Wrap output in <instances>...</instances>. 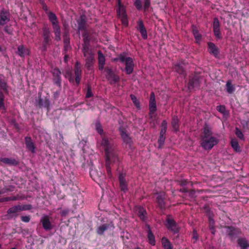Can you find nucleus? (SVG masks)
<instances>
[{
	"label": "nucleus",
	"instance_id": "1",
	"mask_svg": "<svg viewBox=\"0 0 249 249\" xmlns=\"http://www.w3.org/2000/svg\"><path fill=\"white\" fill-rule=\"evenodd\" d=\"M100 144L105 151L107 172L108 177L111 178L112 176L111 172L110 162H115L118 161V157L116 152V146L111 139H108L106 137L102 138Z\"/></svg>",
	"mask_w": 249,
	"mask_h": 249
},
{
	"label": "nucleus",
	"instance_id": "2",
	"mask_svg": "<svg viewBox=\"0 0 249 249\" xmlns=\"http://www.w3.org/2000/svg\"><path fill=\"white\" fill-rule=\"evenodd\" d=\"M218 142V140L216 137L212 136H203L201 143V146L205 150H209L212 149Z\"/></svg>",
	"mask_w": 249,
	"mask_h": 249
},
{
	"label": "nucleus",
	"instance_id": "3",
	"mask_svg": "<svg viewBox=\"0 0 249 249\" xmlns=\"http://www.w3.org/2000/svg\"><path fill=\"white\" fill-rule=\"evenodd\" d=\"M117 14L121 19L123 24L125 26L128 25V19L125 13L124 7L121 4V0H118Z\"/></svg>",
	"mask_w": 249,
	"mask_h": 249
},
{
	"label": "nucleus",
	"instance_id": "4",
	"mask_svg": "<svg viewBox=\"0 0 249 249\" xmlns=\"http://www.w3.org/2000/svg\"><path fill=\"white\" fill-rule=\"evenodd\" d=\"M49 21L52 24L53 29L55 36V40L59 41L61 39V30L58 24L57 18L52 16L50 17Z\"/></svg>",
	"mask_w": 249,
	"mask_h": 249
},
{
	"label": "nucleus",
	"instance_id": "5",
	"mask_svg": "<svg viewBox=\"0 0 249 249\" xmlns=\"http://www.w3.org/2000/svg\"><path fill=\"white\" fill-rule=\"evenodd\" d=\"M125 65L124 69L126 74H131L134 70V64L132 58L130 57L126 56L124 63Z\"/></svg>",
	"mask_w": 249,
	"mask_h": 249
},
{
	"label": "nucleus",
	"instance_id": "6",
	"mask_svg": "<svg viewBox=\"0 0 249 249\" xmlns=\"http://www.w3.org/2000/svg\"><path fill=\"white\" fill-rule=\"evenodd\" d=\"M149 115L150 119L153 118L154 112L157 110V106L156 103L155 96L154 92H151L150 94V100H149Z\"/></svg>",
	"mask_w": 249,
	"mask_h": 249
},
{
	"label": "nucleus",
	"instance_id": "7",
	"mask_svg": "<svg viewBox=\"0 0 249 249\" xmlns=\"http://www.w3.org/2000/svg\"><path fill=\"white\" fill-rule=\"evenodd\" d=\"M43 41L40 49L42 51H46L50 38V33L48 29L45 28L43 29Z\"/></svg>",
	"mask_w": 249,
	"mask_h": 249
},
{
	"label": "nucleus",
	"instance_id": "8",
	"mask_svg": "<svg viewBox=\"0 0 249 249\" xmlns=\"http://www.w3.org/2000/svg\"><path fill=\"white\" fill-rule=\"evenodd\" d=\"M40 222L45 231L51 230L53 229V226L50 222V217L48 215L43 214L40 218Z\"/></svg>",
	"mask_w": 249,
	"mask_h": 249
},
{
	"label": "nucleus",
	"instance_id": "9",
	"mask_svg": "<svg viewBox=\"0 0 249 249\" xmlns=\"http://www.w3.org/2000/svg\"><path fill=\"white\" fill-rule=\"evenodd\" d=\"M166 227L169 230L171 231L174 233H177L178 232V227L174 220L169 217H167L166 219Z\"/></svg>",
	"mask_w": 249,
	"mask_h": 249
},
{
	"label": "nucleus",
	"instance_id": "10",
	"mask_svg": "<svg viewBox=\"0 0 249 249\" xmlns=\"http://www.w3.org/2000/svg\"><path fill=\"white\" fill-rule=\"evenodd\" d=\"M81 73L82 71L81 69L80 64L78 61H76L75 63L74 74L75 77V80L77 85H78L80 82Z\"/></svg>",
	"mask_w": 249,
	"mask_h": 249
},
{
	"label": "nucleus",
	"instance_id": "11",
	"mask_svg": "<svg viewBox=\"0 0 249 249\" xmlns=\"http://www.w3.org/2000/svg\"><path fill=\"white\" fill-rule=\"evenodd\" d=\"M53 75L55 79L54 80V83L59 88L61 87V72L59 69L57 68L54 69L53 71Z\"/></svg>",
	"mask_w": 249,
	"mask_h": 249
},
{
	"label": "nucleus",
	"instance_id": "12",
	"mask_svg": "<svg viewBox=\"0 0 249 249\" xmlns=\"http://www.w3.org/2000/svg\"><path fill=\"white\" fill-rule=\"evenodd\" d=\"M119 131L123 142L130 147L132 140L128 134L126 133L124 129L121 128H119Z\"/></svg>",
	"mask_w": 249,
	"mask_h": 249
},
{
	"label": "nucleus",
	"instance_id": "13",
	"mask_svg": "<svg viewBox=\"0 0 249 249\" xmlns=\"http://www.w3.org/2000/svg\"><path fill=\"white\" fill-rule=\"evenodd\" d=\"M109 228L113 229L114 228V225L112 222L109 224H105L99 226L97 229V232L99 235H102Z\"/></svg>",
	"mask_w": 249,
	"mask_h": 249
},
{
	"label": "nucleus",
	"instance_id": "14",
	"mask_svg": "<svg viewBox=\"0 0 249 249\" xmlns=\"http://www.w3.org/2000/svg\"><path fill=\"white\" fill-rule=\"evenodd\" d=\"M9 13L5 11H1L0 13V25H5L9 21Z\"/></svg>",
	"mask_w": 249,
	"mask_h": 249
},
{
	"label": "nucleus",
	"instance_id": "15",
	"mask_svg": "<svg viewBox=\"0 0 249 249\" xmlns=\"http://www.w3.org/2000/svg\"><path fill=\"white\" fill-rule=\"evenodd\" d=\"M19 211H21L20 205H18L9 208L7 213L12 218L16 217L18 215V213Z\"/></svg>",
	"mask_w": 249,
	"mask_h": 249
},
{
	"label": "nucleus",
	"instance_id": "16",
	"mask_svg": "<svg viewBox=\"0 0 249 249\" xmlns=\"http://www.w3.org/2000/svg\"><path fill=\"white\" fill-rule=\"evenodd\" d=\"M97 53L99 69L100 71H103L105 64V57L101 51H98Z\"/></svg>",
	"mask_w": 249,
	"mask_h": 249
},
{
	"label": "nucleus",
	"instance_id": "17",
	"mask_svg": "<svg viewBox=\"0 0 249 249\" xmlns=\"http://www.w3.org/2000/svg\"><path fill=\"white\" fill-rule=\"evenodd\" d=\"M25 143L27 148L32 153H35L36 147L31 138L29 137H26L25 138Z\"/></svg>",
	"mask_w": 249,
	"mask_h": 249
},
{
	"label": "nucleus",
	"instance_id": "18",
	"mask_svg": "<svg viewBox=\"0 0 249 249\" xmlns=\"http://www.w3.org/2000/svg\"><path fill=\"white\" fill-rule=\"evenodd\" d=\"M85 57H86L85 59L86 66L88 68H90L92 66L94 61L93 53L91 51L88 50L87 55Z\"/></svg>",
	"mask_w": 249,
	"mask_h": 249
},
{
	"label": "nucleus",
	"instance_id": "19",
	"mask_svg": "<svg viewBox=\"0 0 249 249\" xmlns=\"http://www.w3.org/2000/svg\"><path fill=\"white\" fill-rule=\"evenodd\" d=\"M226 232L227 234L232 239L233 236L240 232V230L233 227H227Z\"/></svg>",
	"mask_w": 249,
	"mask_h": 249
},
{
	"label": "nucleus",
	"instance_id": "20",
	"mask_svg": "<svg viewBox=\"0 0 249 249\" xmlns=\"http://www.w3.org/2000/svg\"><path fill=\"white\" fill-rule=\"evenodd\" d=\"M119 180L121 190L124 193L126 192L127 191V184L124 176L122 173L119 174Z\"/></svg>",
	"mask_w": 249,
	"mask_h": 249
},
{
	"label": "nucleus",
	"instance_id": "21",
	"mask_svg": "<svg viewBox=\"0 0 249 249\" xmlns=\"http://www.w3.org/2000/svg\"><path fill=\"white\" fill-rule=\"evenodd\" d=\"M138 25V30H139L143 39H146L147 38V34L146 29L144 26L142 20H139L137 22Z\"/></svg>",
	"mask_w": 249,
	"mask_h": 249
},
{
	"label": "nucleus",
	"instance_id": "22",
	"mask_svg": "<svg viewBox=\"0 0 249 249\" xmlns=\"http://www.w3.org/2000/svg\"><path fill=\"white\" fill-rule=\"evenodd\" d=\"M84 38V44L83 45V52L84 56H86L87 55V52H88L89 39V38L88 35L85 34L83 36Z\"/></svg>",
	"mask_w": 249,
	"mask_h": 249
},
{
	"label": "nucleus",
	"instance_id": "23",
	"mask_svg": "<svg viewBox=\"0 0 249 249\" xmlns=\"http://www.w3.org/2000/svg\"><path fill=\"white\" fill-rule=\"evenodd\" d=\"M17 54L21 57H24L26 55H29L30 50L26 49L23 45H20L18 48Z\"/></svg>",
	"mask_w": 249,
	"mask_h": 249
},
{
	"label": "nucleus",
	"instance_id": "24",
	"mask_svg": "<svg viewBox=\"0 0 249 249\" xmlns=\"http://www.w3.org/2000/svg\"><path fill=\"white\" fill-rule=\"evenodd\" d=\"M208 51L210 53L213 55L215 57L218 56L219 51L214 43L212 42L208 43Z\"/></svg>",
	"mask_w": 249,
	"mask_h": 249
},
{
	"label": "nucleus",
	"instance_id": "25",
	"mask_svg": "<svg viewBox=\"0 0 249 249\" xmlns=\"http://www.w3.org/2000/svg\"><path fill=\"white\" fill-rule=\"evenodd\" d=\"M136 211L140 219L142 221H144L146 214V210L143 207L140 206L137 207Z\"/></svg>",
	"mask_w": 249,
	"mask_h": 249
},
{
	"label": "nucleus",
	"instance_id": "26",
	"mask_svg": "<svg viewBox=\"0 0 249 249\" xmlns=\"http://www.w3.org/2000/svg\"><path fill=\"white\" fill-rule=\"evenodd\" d=\"M199 83V78L198 75H195L194 78L190 79L188 84L189 89L194 88L198 86Z\"/></svg>",
	"mask_w": 249,
	"mask_h": 249
},
{
	"label": "nucleus",
	"instance_id": "27",
	"mask_svg": "<svg viewBox=\"0 0 249 249\" xmlns=\"http://www.w3.org/2000/svg\"><path fill=\"white\" fill-rule=\"evenodd\" d=\"M146 226L147 227V228L148 230L147 237L148 239L149 243L152 246H154V245H155V244H156L155 236H154V234H153V233L152 232V231L150 229V226L148 224H147L146 225Z\"/></svg>",
	"mask_w": 249,
	"mask_h": 249
},
{
	"label": "nucleus",
	"instance_id": "28",
	"mask_svg": "<svg viewBox=\"0 0 249 249\" xmlns=\"http://www.w3.org/2000/svg\"><path fill=\"white\" fill-rule=\"evenodd\" d=\"M237 243L241 249H248L249 248V242L245 238H239L237 240Z\"/></svg>",
	"mask_w": 249,
	"mask_h": 249
},
{
	"label": "nucleus",
	"instance_id": "29",
	"mask_svg": "<svg viewBox=\"0 0 249 249\" xmlns=\"http://www.w3.org/2000/svg\"><path fill=\"white\" fill-rule=\"evenodd\" d=\"M157 197V202L159 205V206L161 208L163 209L164 208L165 204L164 200L165 199V194L164 193H161L158 194Z\"/></svg>",
	"mask_w": 249,
	"mask_h": 249
},
{
	"label": "nucleus",
	"instance_id": "30",
	"mask_svg": "<svg viewBox=\"0 0 249 249\" xmlns=\"http://www.w3.org/2000/svg\"><path fill=\"white\" fill-rule=\"evenodd\" d=\"M0 161L6 164L16 165L18 164V161L14 159L3 158L0 159Z\"/></svg>",
	"mask_w": 249,
	"mask_h": 249
},
{
	"label": "nucleus",
	"instance_id": "31",
	"mask_svg": "<svg viewBox=\"0 0 249 249\" xmlns=\"http://www.w3.org/2000/svg\"><path fill=\"white\" fill-rule=\"evenodd\" d=\"M231 145L235 152L237 153H240L241 152V150L239 145L238 142L235 139H232L231 140Z\"/></svg>",
	"mask_w": 249,
	"mask_h": 249
},
{
	"label": "nucleus",
	"instance_id": "32",
	"mask_svg": "<svg viewBox=\"0 0 249 249\" xmlns=\"http://www.w3.org/2000/svg\"><path fill=\"white\" fill-rule=\"evenodd\" d=\"M161 244L164 249H173L172 244L166 237H164L162 238Z\"/></svg>",
	"mask_w": 249,
	"mask_h": 249
},
{
	"label": "nucleus",
	"instance_id": "33",
	"mask_svg": "<svg viewBox=\"0 0 249 249\" xmlns=\"http://www.w3.org/2000/svg\"><path fill=\"white\" fill-rule=\"evenodd\" d=\"M193 34L196 43H199L201 40V35L199 33V32L196 27L194 25L193 26Z\"/></svg>",
	"mask_w": 249,
	"mask_h": 249
},
{
	"label": "nucleus",
	"instance_id": "34",
	"mask_svg": "<svg viewBox=\"0 0 249 249\" xmlns=\"http://www.w3.org/2000/svg\"><path fill=\"white\" fill-rule=\"evenodd\" d=\"M179 120L177 116H174L172 118V126L175 131H178V130L179 124H178Z\"/></svg>",
	"mask_w": 249,
	"mask_h": 249
},
{
	"label": "nucleus",
	"instance_id": "35",
	"mask_svg": "<svg viewBox=\"0 0 249 249\" xmlns=\"http://www.w3.org/2000/svg\"><path fill=\"white\" fill-rule=\"evenodd\" d=\"M226 91L228 93L231 94L235 90L234 85L231 84V81H228L226 84Z\"/></svg>",
	"mask_w": 249,
	"mask_h": 249
},
{
	"label": "nucleus",
	"instance_id": "36",
	"mask_svg": "<svg viewBox=\"0 0 249 249\" xmlns=\"http://www.w3.org/2000/svg\"><path fill=\"white\" fill-rule=\"evenodd\" d=\"M38 105L40 107H48L50 105V101L48 99H46L45 100H43L42 98H39L37 101Z\"/></svg>",
	"mask_w": 249,
	"mask_h": 249
},
{
	"label": "nucleus",
	"instance_id": "37",
	"mask_svg": "<svg viewBox=\"0 0 249 249\" xmlns=\"http://www.w3.org/2000/svg\"><path fill=\"white\" fill-rule=\"evenodd\" d=\"M42 9L44 11V12L46 13V14L47 15L49 20H50V17H52V16L54 17H57L56 15L54 13H53L51 11H49L48 10V8L47 7V5L45 4V3L42 4Z\"/></svg>",
	"mask_w": 249,
	"mask_h": 249
},
{
	"label": "nucleus",
	"instance_id": "38",
	"mask_svg": "<svg viewBox=\"0 0 249 249\" xmlns=\"http://www.w3.org/2000/svg\"><path fill=\"white\" fill-rule=\"evenodd\" d=\"M86 28V21L83 19L81 18L78 21V30L79 32L82 30H84Z\"/></svg>",
	"mask_w": 249,
	"mask_h": 249
},
{
	"label": "nucleus",
	"instance_id": "39",
	"mask_svg": "<svg viewBox=\"0 0 249 249\" xmlns=\"http://www.w3.org/2000/svg\"><path fill=\"white\" fill-rule=\"evenodd\" d=\"M174 70L179 74L183 75L184 69L180 64H177L174 66Z\"/></svg>",
	"mask_w": 249,
	"mask_h": 249
},
{
	"label": "nucleus",
	"instance_id": "40",
	"mask_svg": "<svg viewBox=\"0 0 249 249\" xmlns=\"http://www.w3.org/2000/svg\"><path fill=\"white\" fill-rule=\"evenodd\" d=\"M130 98L133 103L135 105V106L137 108H139L140 107V104L139 100L137 99L136 97L133 94H131Z\"/></svg>",
	"mask_w": 249,
	"mask_h": 249
},
{
	"label": "nucleus",
	"instance_id": "41",
	"mask_svg": "<svg viewBox=\"0 0 249 249\" xmlns=\"http://www.w3.org/2000/svg\"><path fill=\"white\" fill-rule=\"evenodd\" d=\"M95 129L99 134L102 135L103 133V129L102 128L101 125L99 122H96L95 124Z\"/></svg>",
	"mask_w": 249,
	"mask_h": 249
},
{
	"label": "nucleus",
	"instance_id": "42",
	"mask_svg": "<svg viewBox=\"0 0 249 249\" xmlns=\"http://www.w3.org/2000/svg\"><path fill=\"white\" fill-rule=\"evenodd\" d=\"M105 71L107 73L106 77L108 79H110L112 76L114 74L112 70L110 68H106Z\"/></svg>",
	"mask_w": 249,
	"mask_h": 249
},
{
	"label": "nucleus",
	"instance_id": "43",
	"mask_svg": "<svg viewBox=\"0 0 249 249\" xmlns=\"http://www.w3.org/2000/svg\"><path fill=\"white\" fill-rule=\"evenodd\" d=\"M235 134L236 136L241 140H244V137L243 133L237 127L235 128Z\"/></svg>",
	"mask_w": 249,
	"mask_h": 249
},
{
	"label": "nucleus",
	"instance_id": "44",
	"mask_svg": "<svg viewBox=\"0 0 249 249\" xmlns=\"http://www.w3.org/2000/svg\"><path fill=\"white\" fill-rule=\"evenodd\" d=\"M216 109L219 112L222 113L224 115H225L226 114V110L225 107L224 106H223V105L217 106L216 107Z\"/></svg>",
	"mask_w": 249,
	"mask_h": 249
},
{
	"label": "nucleus",
	"instance_id": "45",
	"mask_svg": "<svg viewBox=\"0 0 249 249\" xmlns=\"http://www.w3.org/2000/svg\"><path fill=\"white\" fill-rule=\"evenodd\" d=\"M125 57H126V56L124 54H121L119 55V56L118 57L114 58L113 61H119L121 63H124V60Z\"/></svg>",
	"mask_w": 249,
	"mask_h": 249
},
{
	"label": "nucleus",
	"instance_id": "46",
	"mask_svg": "<svg viewBox=\"0 0 249 249\" xmlns=\"http://www.w3.org/2000/svg\"><path fill=\"white\" fill-rule=\"evenodd\" d=\"M220 28V24L219 20L217 18H215L213 19V29H216Z\"/></svg>",
	"mask_w": 249,
	"mask_h": 249
},
{
	"label": "nucleus",
	"instance_id": "47",
	"mask_svg": "<svg viewBox=\"0 0 249 249\" xmlns=\"http://www.w3.org/2000/svg\"><path fill=\"white\" fill-rule=\"evenodd\" d=\"M65 76H68L69 77V80L70 82H73V79L71 75V69L67 70L65 73Z\"/></svg>",
	"mask_w": 249,
	"mask_h": 249
},
{
	"label": "nucleus",
	"instance_id": "48",
	"mask_svg": "<svg viewBox=\"0 0 249 249\" xmlns=\"http://www.w3.org/2000/svg\"><path fill=\"white\" fill-rule=\"evenodd\" d=\"M165 137V136H160L158 140V144L159 148H160L164 143Z\"/></svg>",
	"mask_w": 249,
	"mask_h": 249
},
{
	"label": "nucleus",
	"instance_id": "49",
	"mask_svg": "<svg viewBox=\"0 0 249 249\" xmlns=\"http://www.w3.org/2000/svg\"><path fill=\"white\" fill-rule=\"evenodd\" d=\"M4 95L2 92H0V109H4Z\"/></svg>",
	"mask_w": 249,
	"mask_h": 249
},
{
	"label": "nucleus",
	"instance_id": "50",
	"mask_svg": "<svg viewBox=\"0 0 249 249\" xmlns=\"http://www.w3.org/2000/svg\"><path fill=\"white\" fill-rule=\"evenodd\" d=\"M0 88L7 92V85L6 82L0 80Z\"/></svg>",
	"mask_w": 249,
	"mask_h": 249
},
{
	"label": "nucleus",
	"instance_id": "51",
	"mask_svg": "<svg viewBox=\"0 0 249 249\" xmlns=\"http://www.w3.org/2000/svg\"><path fill=\"white\" fill-rule=\"evenodd\" d=\"M134 5L136 6V7L138 10H140L142 9V2L141 0H135L134 1Z\"/></svg>",
	"mask_w": 249,
	"mask_h": 249
},
{
	"label": "nucleus",
	"instance_id": "52",
	"mask_svg": "<svg viewBox=\"0 0 249 249\" xmlns=\"http://www.w3.org/2000/svg\"><path fill=\"white\" fill-rule=\"evenodd\" d=\"M211 136V131L209 127L206 126L204 128V136Z\"/></svg>",
	"mask_w": 249,
	"mask_h": 249
},
{
	"label": "nucleus",
	"instance_id": "53",
	"mask_svg": "<svg viewBox=\"0 0 249 249\" xmlns=\"http://www.w3.org/2000/svg\"><path fill=\"white\" fill-rule=\"evenodd\" d=\"M32 208L31 205H20L21 211L30 210Z\"/></svg>",
	"mask_w": 249,
	"mask_h": 249
},
{
	"label": "nucleus",
	"instance_id": "54",
	"mask_svg": "<svg viewBox=\"0 0 249 249\" xmlns=\"http://www.w3.org/2000/svg\"><path fill=\"white\" fill-rule=\"evenodd\" d=\"M110 80H112L111 82V83H115L119 81L120 77L114 74Z\"/></svg>",
	"mask_w": 249,
	"mask_h": 249
},
{
	"label": "nucleus",
	"instance_id": "55",
	"mask_svg": "<svg viewBox=\"0 0 249 249\" xmlns=\"http://www.w3.org/2000/svg\"><path fill=\"white\" fill-rule=\"evenodd\" d=\"M31 217L30 216H22L21 217V220L25 223H28L30 221Z\"/></svg>",
	"mask_w": 249,
	"mask_h": 249
},
{
	"label": "nucleus",
	"instance_id": "56",
	"mask_svg": "<svg viewBox=\"0 0 249 249\" xmlns=\"http://www.w3.org/2000/svg\"><path fill=\"white\" fill-rule=\"evenodd\" d=\"M213 32H214V35L216 36V37L217 38H221L220 28L216 29H213Z\"/></svg>",
	"mask_w": 249,
	"mask_h": 249
},
{
	"label": "nucleus",
	"instance_id": "57",
	"mask_svg": "<svg viewBox=\"0 0 249 249\" xmlns=\"http://www.w3.org/2000/svg\"><path fill=\"white\" fill-rule=\"evenodd\" d=\"M144 10L147 9L150 5V0H144Z\"/></svg>",
	"mask_w": 249,
	"mask_h": 249
},
{
	"label": "nucleus",
	"instance_id": "58",
	"mask_svg": "<svg viewBox=\"0 0 249 249\" xmlns=\"http://www.w3.org/2000/svg\"><path fill=\"white\" fill-rule=\"evenodd\" d=\"M92 95L93 94L92 93L91 89L89 86H88L86 96L87 98H89L91 97L92 96Z\"/></svg>",
	"mask_w": 249,
	"mask_h": 249
},
{
	"label": "nucleus",
	"instance_id": "59",
	"mask_svg": "<svg viewBox=\"0 0 249 249\" xmlns=\"http://www.w3.org/2000/svg\"><path fill=\"white\" fill-rule=\"evenodd\" d=\"M209 227H214V221L210 216L209 217Z\"/></svg>",
	"mask_w": 249,
	"mask_h": 249
},
{
	"label": "nucleus",
	"instance_id": "60",
	"mask_svg": "<svg viewBox=\"0 0 249 249\" xmlns=\"http://www.w3.org/2000/svg\"><path fill=\"white\" fill-rule=\"evenodd\" d=\"M69 38H67L66 36H65L64 38V47H66V44H69Z\"/></svg>",
	"mask_w": 249,
	"mask_h": 249
},
{
	"label": "nucleus",
	"instance_id": "61",
	"mask_svg": "<svg viewBox=\"0 0 249 249\" xmlns=\"http://www.w3.org/2000/svg\"><path fill=\"white\" fill-rule=\"evenodd\" d=\"M167 123L165 120H163L161 123V128H164L165 129H167Z\"/></svg>",
	"mask_w": 249,
	"mask_h": 249
},
{
	"label": "nucleus",
	"instance_id": "62",
	"mask_svg": "<svg viewBox=\"0 0 249 249\" xmlns=\"http://www.w3.org/2000/svg\"><path fill=\"white\" fill-rule=\"evenodd\" d=\"M166 131V129H165L164 128H161L160 132V136H164Z\"/></svg>",
	"mask_w": 249,
	"mask_h": 249
},
{
	"label": "nucleus",
	"instance_id": "63",
	"mask_svg": "<svg viewBox=\"0 0 249 249\" xmlns=\"http://www.w3.org/2000/svg\"><path fill=\"white\" fill-rule=\"evenodd\" d=\"M12 200L10 197H6L5 198H1L0 199V202H4V201H8L9 200Z\"/></svg>",
	"mask_w": 249,
	"mask_h": 249
},
{
	"label": "nucleus",
	"instance_id": "64",
	"mask_svg": "<svg viewBox=\"0 0 249 249\" xmlns=\"http://www.w3.org/2000/svg\"><path fill=\"white\" fill-rule=\"evenodd\" d=\"M193 239H195V240H197L198 239V235L196 233V231L195 230L193 231Z\"/></svg>",
	"mask_w": 249,
	"mask_h": 249
}]
</instances>
